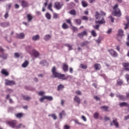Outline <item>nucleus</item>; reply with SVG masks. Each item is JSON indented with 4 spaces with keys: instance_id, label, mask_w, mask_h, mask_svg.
Here are the masks:
<instances>
[{
    "instance_id": "nucleus-1",
    "label": "nucleus",
    "mask_w": 129,
    "mask_h": 129,
    "mask_svg": "<svg viewBox=\"0 0 129 129\" xmlns=\"http://www.w3.org/2000/svg\"><path fill=\"white\" fill-rule=\"evenodd\" d=\"M52 76L54 78H58V79H61V80H67L69 78L70 76L66 77L65 74H62L56 72V67H53L51 69Z\"/></svg>"
},
{
    "instance_id": "nucleus-2",
    "label": "nucleus",
    "mask_w": 129,
    "mask_h": 129,
    "mask_svg": "<svg viewBox=\"0 0 129 129\" xmlns=\"http://www.w3.org/2000/svg\"><path fill=\"white\" fill-rule=\"evenodd\" d=\"M7 124L11 126V127H12L13 128H22L23 127V128L26 127L25 125H23V124H18V121L16 120H13L12 121H8L7 122Z\"/></svg>"
},
{
    "instance_id": "nucleus-3",
    "label": "nucleus",
    "mask_w": 129,
    "mask_h": 129,
    "mask_svg": "<svg viewBox=\"0 0 129 129\" xmlns=\"http://www.w3.org/2000/svg\"><path fill=\"white\" fill-rule=\"evenodd\" d=\"M113 11L112 12V15L115 17L120 18L121 17V11L120 9L118 8V4H115L112 8Z\"/></svg>"
},
{
    "instance_id": "nucleus-4",
    "label": "nucleus",
    "mask_w": 129,
    "mask_h": 129,
    "mask_svg": "<svg viewBox=\"0 0 129 129\" xmlns=\"http://www.w3.org/2000/svg\"><path fill=\"white\" fill-rule=\"evenodd\" d=\"M54 5V8L56 9V10H59L62 9V7L64 6V4H63V2H55Z\"/></svg>"
},
{
    "instance_id": "nucleus-5",
    "label": "nucleus",
    "mask_w": 129,
    "mask_h": 129,
    "mask_svg": "<svg viewBox=\"0 0 129 129\" xmlns=\"http://www.w3.org/2000/svg\"><path fill=\"white\" fill-rule=\"evenodd\" d=\"M100 14H99V13L96 12L95 13V17L96 18V20H100V18H101V17L100 16H106V13H105L104 12L101 11H100Z\"/></svg>"
},
{
    "instance_id": "nucleus-6",
    "label": "nucleus",
    "mask_w": 129,
    "mask_h": 129,
    "mask_svg": "<svg viewBox=\"0 0 129 129\" xmlns=\"http://www.w3.org/2000/svg\"><path fill=\"white\" fill-rule=\"evenodd\" d=\"M109 53L110 54L112 57H116L118 56L117 52L113 49H110L108 50Z\"/></svg>"
},
{
    "instance_id": "nucleus-7",
    "label": "nucleus",
    "mask_w": 129,
    "mask_h": 129,
    "mask_svg": "<svg viewBox=\"0 0 129 129\" xmlns=\"http://www.w3.org/2000/svg\"><path fill=\"white\" fill-rule=\"evenodd\" d=\"M88 34L87 33V31H84L78 34V37L80 38V39H83L84 36H87Z\"/></svg>"
},
{
    "instance_id": "nucleus-8",
    "label": "nucleus",
    "mask_w": 129,
    "mask_h": 129,
    "mask_svg": "<svg viewBox=\"0 0 129 129\" xmlns=\"http://www.w3.org/2000/svg\"><path fill=\"white\" fill-rule=\"evenodd\" d=\"M6 85H9V86H12V85H15L16 82L14 81H11L7 79L5 80Z\"/></svg>"
},
{
    "instance_id": "nucleus-9",
    "label": "nucleus",
    "mask_w": 129,
    "mask_h": 129,
    "mask_svg": "<svg viewBox=\"0 0 129 129\" xmlns=\"http://www.w3.org/2000/svg\"><path fill=\"white\" fill-rule=\"evenodd\" d=\"M117 98H119L120 100H122V101H124V100H126V98L125 96L121 95L120 94H116V95Z\"/></svg>"
},
{
    "instance_id": "nucleus-10",
    "label": "nucleus",
    "mask_w": 129,
    "mask_h": 129,
    "mask_svg": "<svg viewBox=\"0 0 129 129\" xmlns=\"http://www.w3.org/2000/svg\"><path fill=\"white\" fill-rule=\"evenodd\" d=\"M21 6L23 8H27V7H29V3L25 0H23L21 1Z\"/></svg>"
},
{
    "instance_id": "nucleus-11",
    "label": "nucleus",
    "mask_w": 129,
    "mask_h": 129,
    "mask_svg": "<svg viewBox=\"0 0 129 129\" xmlns=\"http://www.w3.org/2000/svg\"><path fill=\"white\" fill-rule=\"evenodd\" d=\"M95 24H99L100 25L105 24V19H104V17H101V20L95 21Z\"/></svg>"
},
{
    "instance_id": "nucleus-12",
    "label": "nucleus",
    "mask_w": 129,
    "mask_h": 129,
    "mask_svg": "<svg viewBox=\"0 0 129 129\" xmlns=\"http://www.w3.org/2000/svg\"><path fill=\"white\" fill-rule=\"evenodd\" d=\"M32 54L35 58H37V57H39V56H40V53H39L38 51L36 50V49H33L32 50Z\"/></svg>"
},
{
    "instance_id": "nucleus-13",
    "label": "nucleus",
    "mask_w": 129,
    "mask_h": 129,
    "mask_svg": "<svg viewBox=\"0 0 129 129\" xmlns=\"http://www.w3.org/2000/svg\"><path fill=\"white\" fill-rule=\"evenodd\" d=\"M1 73L3 75H5V76H9L10 75V73L6 69H2L1 71Z\"/></svg>"
},
{
    "instance_id": "nucleus-14",
    "label": "nucleus",
    "mask_w": 129,
    "mask_h": 129,
    "mask_svg": "<svg viewBox=\"0 0 129 129\" xmlns=\"http://www.w3.org/2000/svg\"><path fill=\"white\" fill-rule=\"evenodd\" d=\"M16 38L17 39H24L25 38V33H21L16 35Z\"/></svg>"
},
{
    "instance_id": "nucleus-15",
    "label": "nucleus",
    "mask_w": 129,
    "mask_h": 129,
    "mask_svg": "<svg viewBox=\"0 0 129 129\" xmlns=\"http://www.w3.org/2000/svg\"><path fill=\"white\" fill-rule=\"evenodd\" d=\"M123 84V81L120 79H118L116 81V85L118 86H121Z\"/></svg>"
},
{
    "instance_id": "nucleus-16",
    "label": "nucleus",
    "mask_w": 129,
    "mask_h": 129,
    "mask_svg": "<svg viewBox=\"0 0 129 129\" xmlns=\"http://www.w3.org/2000/svg\"><path fill=\"white\" fill-rule=\"evenodd\" d=\"M119 105L120 107H122V106H126V107H128L129 108V104L126 102H121L119 104Z\"/></svg>"
},
{
    "instance_id": "nucleus-17",
    "label": "nucleus",
    "mask_w": 129,
    "mask_h": 129,
    "mask_svg": "<svg viewBox=\"0 0 129 129\" xmlns=\"http://www.w3.org/2000/svg\"><path fill=\"white\" fill-rule=\"evenodd\" d=\"M68 68L69 66L67 64L63 63L62 64V70L64 72H67V71H68Z\"/></svg>"
},
{
    "instance_id": "nucleus-18",
    "label": "nucleus",
    "mask_w": 129,
    "mask_h": 129,
    "mask_svg": "<svg viewBox=\"0 0 129 129\" xmlns=\"http://www.w3.org/2000/svg\"><path fill=\"white\" fill-rule=\"evenodd\" d=\"M24 115V113H18L15 114V116L17 118H22V117H23Z\"/></svg>"
},
{
    "instance_id": "nucleus-19",
    "label": "nucleus",
    "mask_w": 129,
    "mask_h": 129,
    "mask_svg": "<svg viewBox=\"0 0 129 129\" xmlns=\"http://www.w3.org/2000/svg\"><path fill=\"white\" fill-rule=\"evenodd\" d=\"M94 68L95 70H100L101 69V65L99 63H95L94 64Z\"/></svg>"
},
{
    "instance_id": "nucleus-20",
    "label": "nucleus",
    "mask_w": 129,
    "mask_h": 129,
    "mask_svg": "<svg viewBox=\"0 0 129 129\" xmlns=\"http://www.w3.org/2000/svg\"><path fill=\"white\" fill-rule=\"evenodd\" d=\"M29 61L26 60L25 62H23V63L22 64V67L23 68H26V67H28L29 66Z\"/></svg>"
},
{
    "instance_id": "nucleus-21",
    "label": "nucleus",
    "mask_w": 129,
    "mask_h": 129,
    "mask_svg": "<svg viewBox=\"0 0 129 129\" xmlns=\"http://www.w3.org/2000/svg\"><path fill=\"white\" fill-rule=\"evenodd\" d=\"M109 108V107L107 106H102L100 107L101 109H103L104 111H106V112L109 111V110H108Z\"/></svg>"
},
{
    "instance_id": "nucleus-22",
    "label": "nucleus",
    "mask_w": 129,
    "mask_h": 129,
    "mask_svg": "<svg viewBox=\"0 0 129 129\" xmlns=\"http://www.w3.org/2000/svg\"><path fill=\"white\" fill-rule=\"evenodd\" d=\"M126 20L127 21V23L124 24V25L125 26L124 29L125 30H126L127 28H128V25H129V17L128 16H126Z\"/></svg>"
},
{
    "instance_id": "nucleus-23",
    "label": "nucleus",
    "mask_w": 129,
    "mask_h": 129,
    "mask_svg": "<svg viewBox=\"0 0 129 129\" xmlns=\"http://www.w3.org/2000/svg\"><path fill=\"white\" fill-rule=\"evenodd\" d=\"M74 100L78 104H80L81 102L80 98L77 96H76L74 98Z\"/></svg>"
},
{
    "instance_id": "nucleus-24",
    "label": "nucleus",
    "mask_w": 129,
    "mask_h": 129,
    "mask_svg": "<svg viewBox=\"0 0 129 129\" xmlns=\"http://www.w3.org/2000/svg\"><path fill=\"white\" fill-rule=\"evenodd\" d=\"M81 4L83 8H86L87 7H88V3H87L85 1H82Z\"/></svg>"
},
{
    "instance_id": "nucleus-25",
    "label": "nucleus",
    "mask_w": 129,
    "mask_h": 129,
    "mask_svg": "<svg viewBox=\"0 0 129 129\" xmlns=\"http://www.w3.org/2000/svg\"><path fill=\"white\" fill-rule=\"evenodd\" d=\"M27 18L28 22H31L32 20H33V16L31 14H28Z\"/></svg>"
},
{
    "instance_id": "nucleus-26",
    "label": "nucleus",
    "mask_w": 129,
    "mask_h": 129,
    "mask_svg": "<svg viewBox=\"0 0 129 129\" xmlns=\"http://www.w3.org/2000/svg\"><path fill=\"white\" fill-rule=\"evenodd\" d=\"M75 22L76 25H78V26H80L81 25L82 21L81 20L79 19H75Z\"/></svg>"
},
{
    "instance_id": "nucleus-27",
    "label": "nucleus",
    "mask_w": 129,
    "mask_h": 129,
    "mask_svg": "<svg viewBox=\"0 0 129 129\" xmlns=\"http://www.w3.org/2000/svg\"><path fill=\"white\" fill-rule=\"evenodd\" d=\"M40 39V36L39 35H34L32 37L33 41H38Z\"/></svg>"
},
{
    "instance_id": "nucleus-28",
    "label": "nucleus",
    "mask_w": 129,
    "mask_h": 129,
    "mask_svg": "<svg viewBox=\"0 0 129 129\" xmlns=\"http://www.w3.org/2000/svg\"><path fill=\"white\" fill-rule=\"evenodd\" d=\"M64 88V85L62 84H60L57 87V91H60V90H63Z\"/></svg>"
},
{
    "instance_id": "nucleus-29",
    "label": "nucleus",
    "mask_w": 129,
    "mask_h": 129,
    "mask_svg": "<svg viewBox=\"0 0 129 129\" xmlns=\"http://www.w3.org/2000/svg\"><path fill=\"white\" fill-rule=\"evenodd\" d=\"M50 39H51V35L49 34L46 35L44 37V40H45V41H49Z\"/></svg>"
},
{
    "instance_id": "nucleus-30",
    "label": "nucleus",
    "mask_w": 129,
    "mask_h": 129,
    "mask_svg": "<svg viewBox=\"0 0 129 129\" xmlns=\"http://www.w3.org/2000/svg\"><path fill=\"white\" fill-rule=\"evenodd\" d=\"M113 123L115 125L116 127H118V122H117L116 118L113 119Z\"/></svg>"
},
{
    "instance_id": "nucleus-31",
    "label": "nucleus",
    "mask_w": 129,
    "mask_h": 129,
    "mask_svg": "<svg viewBox=\"0 0 129 129\" xmlns=\"http://www.w3.org/2000/svg\"><path fill=\"white\" fill-rule=\"evenodd\" d=\"M88 44H89V42L87 41H85L81 43V47H84V46H87Z\"/></svg>"
},
{
    "instance_id": "nucleus-32",
    "label": "nucleus",
    "mask_w": 129,
    "mask_h": 129,
    "mask_svg": "<svg viewBox=\"0 0 129 129\" xmlns=\"http://www.w3.org/2000/svg\"><path fill=\"white\" fill-rule=\"evenodd\" d=\"M44 98H45V99L47 100H49V101L53 100V97L50 96H44Z\"/></svg>"
},
{
    "instance_id": "nucleus-33",
    "label": "nucleus",
    "mask_w": 129,
    "mask_h": 129,
    "mask_svg": "<svg viewBox=\"0 0 129 129\" xmlns=\"http://www.w3.org/2000/svg\"><path fill=\"white\" fill-rule=\"evenodd\" d=\"M61 27L62 29H64V30H66V29H68V28H69L68 25H67V24L66 23H63Z\"/></svg>"
},
{
    "instance_id": "nucleus-34",
    "label": "nucleus",
    "mask_w": 129,
    "mask_h": 129,
    "mask_svg": "<svg viewBox=\"0 0 129 129\" xmlns=\"http://www.w3.org/2000/svg\"><path fill=\"white\" fill-rule=\"evenodd\" d=\"M118 35L120 36V37H122V36H123V31L121 29H119L118 31Z\"/></svg>"
},
{
    "instance_id": "nucleus-35",
    "label": "nucleus",
    "mask_w": 129,
    "mask_h": 129,
    "mask_svg": "<svg viewBox=\"0 0 129 129\" xmlns=\"http://www.w3.org/2000/svg\"><path fill=\"white\" fill-rule=\"evenodd\" d=\"M69 14H70V15H72L73 16H76V11L75 10H72L69 12Z\"/></svg>"
},
{
    "instance_id": "nucleus-36",
    "label": "nucleus",
    "mask_w": 129,
    "mask_h": 129,
    "mask_svg": "<svg viewBox=\"0 0 129 129\" xmlns=\"http://www.w3.org/2000/svg\"><path fill=\"white\" fill-rule=\"evenodd\" d=\"M122 66L124 67V68H127L129 67V63L128 62H123L122 63Z\"/></svg>"
},
{
    "instance_id": "nucleus-37",
    "label": "nucleus",
    "mask_w": 129,
    "mask_h": 129,
    "mask_svg": "<svg viewBox=\"0 0 129 129\" xmlns=\"http://www.w3.org/2000/svg\"><path fill=\"white\" fill-rule=\"evenodd\" d=\"M91 33L93 37H96V36H97V35L96 34V32L94 30H92Z\"/></svg>"
},
{
    "instance_id": "nucleus-38",
    "label": "nucleus",
    "mask_w": 129,
    "mask_h": 129,
    "mask_svg": "<svg viewBox=\"0 0 129 129\" xmlns=\"http://www.w3.org/2000/svg\"><path fill=\"white\" fill-rule=\"evenodd\" d=\"M47 9H48V10H49V11H51L52 12H53V9H52V3H51L49 4Z\"/></svg>"
},
{
    "instance_id": "nucleus-39",
    "label": "nucleus",
    "mask_w": 129,
    "mask_h": 129,
    "mask_svg": "<svg viewBox=\"0 0 129 129\" xmlns=\"http://www.w3.org/2000/svg\"><path fill=\"white\" fill-rule=\"evenodd\" d=\"M98 116H99V113L96 112L94 114V117L95 119H98Z\"/></svg>"
},
{
    "instance_id": "nucleus-40",
    "label": "nucleus",
    "mask_w": 129,
    "mask_h": 129,
    "mask_svg": "<svg viewBox=\"0 0 129 129\" xmlns=\"http://www.w3.org/2000/svg\"><path fill=\"white\" fill-rule=\"evenodd\" d=\"M23 98L24 100H31V97L28 96H23Z\"/></svg>"
},
{
    "instance_id": "nucleus-41",
    "label": "nucleus",
    "mask_w": 129,
    "mask_h": 129,
    "mask_svg": "<svg viewBox=\"0 0 129 129\" xmlns=\"http://www.w3.org/2000/svg\"><path fill=\"white\" fill-rule=\"evenodd\" d=\"M45 17L47 20H51V14L49 13H47L45 14Z\"/></svg>"
},
{
    "instance_id": "nucleus-42",
    "label": "nucleus",
    "mask_w": 129,
    "mask_h": 129,
    "mask_svg": "<svg viewBox=\"0 0 129 129\" xmlns=\"http://www.w3.org/2000/svg\"><path fill=\"white\" fill-rule=\"evenodd\" d=\"M66 47H68L69 51H71L73 48H72V45H70V44L67 43L65 44Z\"/></svg>"
},
{
    "instance_id": "nucleus-43",
    "label": "nucleus",
    "mask_w": 129,
    "mask_h": 129,
    "mask_svg": "<svg viewBox=\"0 0 129 129\" xmlns=\"http://www.w3.org/2000/svg\"><path fill=\"white\" fill-rule=\"evenodd\" d=\"M127 41L126 42V45L127 47H129V34L128 33L127 35Z\"/></svg>"
},
{
    "instance_id": "nucleus-44",
    "label": "nucleus",
    "mask_w": 129,
    "mask_h": 129,
    "mask_svg": "<svg viewBox=\"0 0 129 129\" xmlns=\"http://www.w3.org/2000/svg\"><path fill=\"white\" fill-rule=\"evenodd\" d=\"M125 79H126L127 83H129V74H126V75H125Z\"/></svg>"
},
{
    "instance_id": "nucleus-45",
    "label": "nucleus",
    "mask_w": 129,
    "mask_h": 129,
    "mask_svg": "<svg viewBox=\"0 0 129 129\" xmlns=\"http://www.w3.org/2000/svg\"><path fill=\"white\" fill-rule=\"evenodd\" d=\"M82 20H83V21H88V17L85 16H82Z\"/></svg>"
},
{
    "instance_id": "nucleus-46",
    "label": "nucleus",
    "mask_w": 129,
    "mask_h": 129,
    "mask_svg": "<svg viewBox=\"0 0 129 129\" xmlns=\"http://www.w3.org/2000/svg\"><path fill=\"white\" fill-rule=\"evenodd\" d=\"M48 116H52L53 119H57V116L55 114H52L51 115H48Z\"/></svg>"
},
{
    "instance_id": "nucleus-47",
    "label": "nucleus",
    "mask_w": 129,
    "mask_h": 129,
    "mask_svg": "<svg viewBox=\"0 0 129 129\" xmlns=\"http://www.w3.org/2000/svg\"><path fill=\"white\" fill-rule=\"evenodd\" d=\"M44 94H45V92L43 91H40L38 92V94L40 96H43V95H44Z\"/></svg>"
},
{
    "instance_id": "nucleus-48",
    "label": "nucleus",
    "mask_w": 129,
    "mask_h": 129,
    "mask_svg": "<svg viewBox=\"0 0 129 129\" xmlns=\"http://www.w3.org/2000/svg\"><path fill=\"white\" fill-rule=\"evenodd\" d=\"M63 115H65V112L62 111V112L59 113V117H60V118H62V116Z\"/></svg>"
},
{
    "instance_id": "nucleus-49",
    "label": "nucleus",
    "mask_w": 129,
    "mask_h": 129,
    "mask_svg": "<svg viewBox=\"0 0 129 129\" xmlns=\"http://www.w3.org/2000/svg\"><path fill=\"white\" fill-rule=\"evenodd\" d=\"M14 56L15 58H19V57H20V53H18V52H16L14 53Z\"/></svg>"
},
{
    "instance_id": "nucleus-50",
    "label": "nucleus",
    "mask_w": 129,
    "mask_h": 129,
    "mask_svg": "<svg viewBox=\"0 0 129 129\" xmlns=\"http://www.w3.org/2000/svg\"><path fill=\"white\" fill-rule=\"evenodd\" d=\"M53 19H58V14L57 13H53Z\"/></svg>"
},
{
    "instance_id": "nucleus-51",
    "label": "nucleus",
    "mask_w": 129,
    "mask_h": 129,
    "mask_svg": "<svg viewBox=\"0 0 129 129\" xmlns=\"http://www.w3.org/2000/svg\"><path fill=\"white\" fill-rule=\"evenodd\" d=\"M109 18L110 19L111 23H114V18L111 16L109 17Z\"/></svg>"
},
{
    "instance_id": "nucleus-52",
    "label": "nucleus",
    "mask_w": 129,
    "mask_h": 129,
    "mask_svg": "<svg viewBox=\"0 0 129 129\" xmlns=\"http://www.w3.org/2000/svg\"><path fill=\"white\" fill-rule=\"evenodd\" d=\"M66 22L68 23L69 24V25H72V23H71V20L70 19H67L66 20Z\"/></svg>"
},
{
    "instance_id": "nucleus-53",
    "label": "nucleus",
    "mask_w": 129,
    "mask_h": 129,
    "mask_svg": "<svg viewBox=\"0 0 129 129\" xmlns=\"http://www.w3.org/2000/svg\"><path fill=\"white\" fill-rule=\"evenodd\" d=\"M81 66L82 69H87V67L83 64H81Z\"/></svg>"
},
{
    "instance_id": "nucleus-54",
    "label": "nucleus",
    "mask_w": 129,
    "mask_h": 129,
    "mask_svg": "<svg viewBox=\"0 0 129 129\" xmlns=\"http://www.w3.org/2000/svg\"><path fill=\"white\" fill-rule=\"evenodd\" d=\"M2 57L3 59H7V57H8V55L7 54H3L2 55Z\"/></svg>"
},
{
    "instance_id": "nucleus-55",
    "label": "nucleus",
    "mask_w": 129,
    "mask_h": 129,
    "mask_svg": "<svg viewBox=\"0 0 129 129\" xmlns=\"http://www.w3.org/2000/svg\"><path fill=\"white\" fill-rule=\"evenodd\" d=\"M64 129H70L71 127L70 125H64V127H63Z\"/></svg>"
},
{
    "instance_id": "nucleus-56",
    "label": "nucleus",
    "mask_w": 129,
    "mask_h": 129,
    "mask_svg": "<svg viewBox=\"0 0 129 129\" xmlns=\"http://www.w3.org/2000/svg\"><path fill=\"white\" fill-rule=\"evenodd\" d=\"M94 98L96 100H97V101H98V100H100V98L98 96H94Z\"/></svg>"
},
{
    "instance_id": "nucleus-57",
    "label": "nucleus",
    "mask_w": 129,
    "mask_h": 129,
    "mask_svg": "<svg viewBox=\"0 0 129 129\" xmlns=\"http://www.w3.org/2000/svg\"><path fill=\"white\" fill-rule=\"evenodd\" d=\"M93 28H95L96 30H98L99 29V25H96L93 26Z\"/></svg>"
},
{
    "instance_id": "nucleus-58",
    "label": "nucleus",
    "mask_w": 129,
    "mask_h": 129,
    "mask_svg": "<svg viewBox=\"0 0 129 129\" xmlns=\"http://www.w3.org/2000/svg\"><path fill=\"white\" fill-rule=\"evenodd\" d=\"M72 30L74 31V32H76V31H78V29L77 27H75V26L72 27Z\"/></svg>"
},
{
    "instance_id": "nucleus-59",
    "label": "nucleus",
    "mask_w": 129,
    "mask_h": 129,
    "mask_svg": "<svg viewBox=\"0 0 129 129\" xmlns=\"http://www.w3.org/2000/svg\"><path fill=\"white\" fill-rule=\"evenodd\" d=\"M45 99H46L45 98V96H44L43 97L39 99V101H40V102H43V101H44V100H45Z\"/></svg>"
},
{
    "instance_id": "nucleus-60",
    "label": "nucleus",
    "mask_w": 129,
    "mask_h": 129,
    "mask_svg": "<svg viewBox=\"0 0 129 129\" xmlns=\"http://www.w3.org/2000/svg\"><path fill=\"white\" fill-rule=\"evenodd\" d=\"M76 94H77V95H81V92L79 90L76 91Z\"/></svg>"
},
{
    "instance_id": "nucleus-61",
    "label": "nucleus",
    "mask_w": 129,
    "mask_h": 129,
    "mask_svg": "<svg viewBox=\"0 0 129 129\" xmlns=\"http://www.w3.org/2000/svg\"><path fill=\"white\" fill-rule=\"evenodd\" d=\"M9 17V12H7L5 15H4V18L5 19H8V18Z\"/></svg>"
},
{
    "instance_id": "nucleus-62",
    "label": "nucleus",
    "mask_w": 129,
    "mask_h": 129,
    "mask_svg": "<svg viewBox=\"0 0 129 129\" xmlns=\"http://www.w3.org/2000/svg\"><path fill=\"white\" fill-rule=\"evenodd\" d=\"M126 100L129 99V93H126Z\"/></svg>"
},
{
    "instance_id": "nucleus-63",
    "label": "nucleus",
    "mask_w": 129,
    "mask_h": 129,
    "mask_svg": "<svg viewBox=\"0 0 129 129\" xmlns=\"http://www.w3.org/2000/svg\"><path fill=\"white\" fill-rule=\"evenodd\" d=\"M82 119L84 120V121H86V117L85 116H82Z\"/></svg>"
},
{
    "instance_id": "nucleus-64",
    "label": "nucleus",
    "mask_w": 129,
    "mask_h": 129,
    "mask_svg": "<svg viewBox=\"0 0 129 129\" xmlns=\"http://www.w3.org/2000/svg\"><path fill=\"white\" fill-rule=\"evenodd\" d=\"M125 120H127V119H129V114L127 116H125L124 117Z\"/></svg>"
}]
</instances>
